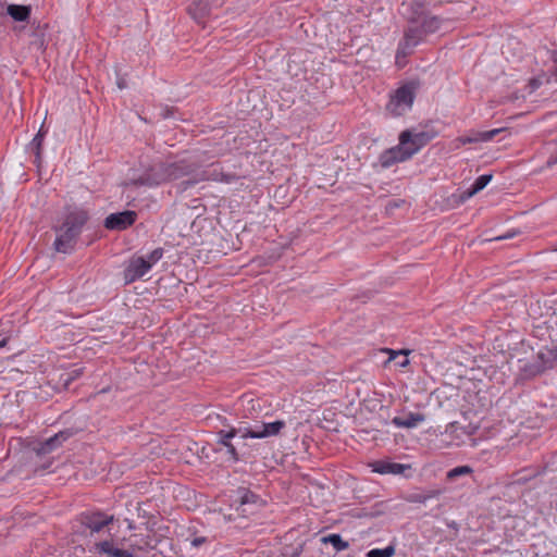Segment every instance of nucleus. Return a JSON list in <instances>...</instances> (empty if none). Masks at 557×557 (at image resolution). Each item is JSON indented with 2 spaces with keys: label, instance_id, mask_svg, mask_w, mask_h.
Listing matches in <instances>:
<instances>
[{
  "label": "nucleus",
  "instance_id": "obj_1",
  "mask_svg": "<svg viewBox=\"0 0 557 557\" xmlns=\"http://www.w3.org/2000/svg\"><path fill=\"white\" fill-rule=\"evenodd\" d=\"M403 7L405 8L403 16L407 25L397 46V62L410 55L417 46L425 41L430 35L440 32L449 21L433 13L436 3L431 0H410L408 3H403Z\"/></svg>",
  "mask_w": 557,
  "mask_h": 557
},
{
  "label": "nucleus",
  "instance_id": "obj_2",
  "mask_svg": "<svg viewBox=\"0 0 557 557\" xmlns=\"http://www.w3.org/2000/svg\"><path fill=\"white\" fill-rule=\"evenodd\" d=\"M89 220L90 213L87 209L79 206L67 207L62 222L53 227L57 233L53 243L54 250L64 255L74 252L78 238Z\"/></svg>",
  "mask_w": 557,
  "mask_h": 557
},
{
  "label": "nucleus",
  "instance_id": "obj_3",
  "mask_svg": "<svg viewBox=\"0 0 557 557\" xmlns=\"http://www.w3.org/2000/svg\"><path fill=\"white\" fill-rule=\"evenodd\" d=\"M421 84L418 79H411L400 85L386 104V110L393 116H401L411 110L413 101Z\"/></svg>",
  "mask_w": 557,
  "mask_h": 557
},
{
  "label": "nucleus",
  "instance_id": "obj_4",
  "mask_svg": "<svg viewBox=\"0 0 557 557\" xmlns=\"http://www.w3.org/2000/svg\"><path fill=\"white\" fill-rule=\"evenodd\" d=\"M166 166L165 161H158L145 166L143 173L137 176L129 178L125 182V186L140 187L146 186L149 188L158 187L166 184Z\"/></svg>",
  "mask_w": 557,
  "mask_h": 557
},
{
  "label": "nucleus",
  "instance_id": "obj_5",
  "mask_svg": "<svg viewBox=\"0 0 557 557\" xmlns=\"http://www.w3.org/2000/svg\"><path fill=\"white\" fill-rule=\"evenodd\" d=\"M234 504L238 515L248 518L259 512L267 505V502L259 494L240 486L236 490Z\"/></svg>",
  "mask_w": 557,
  "mask_h": 557
},
{
  "label": "nucleus",
  "instance_id": "obj_6",
  "mask_svg": "<svg viewBox=\"0 0 557 557\" xmlns=\"http://www.w3.org/2000/svg\"><path fill=\"white\" fill-rule=\"evenodd\" d=\"M78 521L88 531V534L92 536L106 530L110 531V525L113 524L115 518L106 511L95 509L82 512L78 516Z\"/></svg>",
  "mask_w": 557,
  "mask_h": 557
},
{
  "label": "nucleus",
  "instance_id": "obj_7",
  "mask_svg": "<svg viewBox=\"0 0 557 557\" xmlns=\"http://www.w3.org/2000/svg\"><path fill=\"white\" fill-rule=\"evenodd\" d=\"M238 180L235 173H225L219 163H212L209 169L197 170L194 178L183 181L184 188L195 186L196 184L205 181H213L225 184L234 183Z\"/></svg>",
  "mask_w": 557,
  "mask_h": 557
},
{
  "label": "nucleus",
  "instance_id": "obj_8",
  "mask_svg": "<svg viewBox=\"0 0 557 557\" xmlns=\"http://www.w3.org/2000/svg\"><path fill=\"white\" fill-rule=\"evenodd\" d=\"M398 140V145L384 150L380 154L379 162L383 169H388L396 163L408 161L413 157L412 151L409 150L408 135L399 134Z\"/></svg>",
  "mask_w": 557,
  "mask_h": 557
},
{
  "label": "nucleus",
  "instance_id": "obj_9",
  "mask_svg": "<svg viewBox=\"0 0 557 557\" xmlns=\"http://www.w3.org/2000/svg\"><path fill=\"white\" fill-rule=\"evenodd\" d=\"M165 166L168 183L184 177H188L187 180L194 178L199 169L198 162L193 159H180L172 162L165 161Z\"/></svg>",
  "mask_w": 557,
  "mask_h": 557
},
{
  "label": "nucleus",
  "instance_id": "obj_10",
  "mask_svg": "<svg viewBox=\"0 0 557 557\" xmlns=\"http://www.w3.org/2000/svg\"><path fill=\"white\" fill-rule=\"evenodd\" d=\"M555 361L549 350L546 354L541 351L535 360L527 362L521 367L520 376L522 380H531L552 369Z\"/></svg>",
  "mask_w": 557,
  "mask_h": 557
},
{
  "label": "nucleus",
  "instance_id": "obj_11",
  "mask_svg": "<svg viewBox=\"0 0 557 557\" xmlns=\"http://www.w3.org/2000/svg\"><path fill=\"white\" fill-rule=\"evenodd\" d=\"M136 220V211L125 210L109 214L103 221V226L109 231H124L131 227Z\"/></svg>",
  "mask_w": 557,
  "mask_h": 557
},
{
  "label": "nucleus",
  "instance_id": "obj_12",
  "mask_svg": "<svg viewBox=\"0 0 557 557\" xmlns=\"http://www.w3.org/2000/svg\"><path fill=\"white\" fill-rule=\"evenodd\" d=\"M285 428V422L276 420L273 422H262L260 425H256L253 429H245L244 438H267L280 434Z\"/></svg>",
  "mask_w": 557,
  "mask_h": 557
},
{
  "label": "nucleus",
  "instance_id": "obj_13",
  "mask_svg": "<svg viewBox=\"0 0 557 557\" xmlns=\"http://www.w3.org/2000/svg\"><path fill=\"white\" fill-rule=\"evenodd\" d=\"M91 552L106 557H136L133 550L119 547L113 540L96 542Z\"/></svg>",
  "mask_w": 557,
  "mask_h": 557
},
{
  "label": "nucleus",
  "instance_id": "obj_14",
  "mask_svg": "<svg viewBox=\"0 0 557 557\" xmlns=\"http://www.w3.org/2000/svg\"><path fill=\"white\" fill-rule=\"evenodd\" d=\"M150 264L145 262L144 257L132 258L123 271L125 284H131L141 278L150 271Z\"/></svg>",
  "mask_w": 557,
  "mask_h": 557
},
{
  "label": "nucleus",
  "instance_id": "obj_15",
  "mask_svg": "<svg viewBox=\"0 0 557 557\" xmlns=\"http://www.w3.org/2000/svg\"><path fill=\"white\" fill-rule=\"evenodd\" d=\"M400 134L408 135V139H409L408 146H409V150L412 151V156L418 153L436 135L432 131L413 132L411 129H405Z\"/></svg>",
  "mask_w": 557,
  "mask_h": 557
},
{
  "label": "nucleus",
  "instance_id": "obj_16",
  "mask_svg": "<svg viewBox=\"0 0 557 557\" xmlns=\"http://www.w3.org/2000/svg\"><path fill=\"white\" fill-rule=\"evenodd\" d=\"M372 471L379 474H394V475H405L406 471L411 470L410 465H404L398 462H393L389 460H376L372 465Z\"/></svg>",
  "mask_w": 557,
  "mask_h": 557
},
{
  "label": "nucleus",
  "instance_id": "obj_17",
  "mask_svg": "<svg viewBox=\"0 0 557 557\" xmlns=\"http://www.w3.org/2000/svg\"><path fill=\"white\" fill-rule=\"evenodd\" d=\"M506 131L505 127H502V128H494V129H491V131H484V132H476L470 136H461V137H458L455 141L458 143V145L456 146L457 148L460 146V145H467V144H474V143H487V141H491L493 140L498 134H500L502 132Z\"/></svg>",
  "mask_w": 557,
  "mask_h": 557
},
{
  "label": "nucleus",
  "instance_id": "obj_18",
  "mask_svg": "<svg viewBox=\"0 0 557 557\" xmlns=\"http://www.w3.org/2000/svg\"><path fill=\"white\" fill-rule=\"evenodd\" d=\"M211 11L209 0H196L188 7V13L198 23H203Z\"/></svg>",
  "mask_w": 557,
  "mask_h": 557
},
{
  "label": "nucleus",
  "instance_id": "obj_19",
  "mask_svg": "<svg viewBox=\"0 0 557 557\" xmlns=\"http://www.w3.org/2000/svg\"><path fill=\"white\" fill-rule=\"evenodd\" d=\"M425 420L421 412H409L405 417H394L392 423L397 428L412 429Z\"/></svg>",
  "mask_w": 557,
  "mask_h": 557
},
{
  "label": "nucleus",
  "instance_id": "obj_20",
  "mask_svg": "<svg viewBox=\"0 0 557 557\" xmlns=\"http://www.w3.org/2000/svg\"><path fill=\"white\" fill-rule=\"evenodd\" d=\"M30 5L12 3L7 7V14L16 22H27L30 17Z\"/></svg>",
  "mask_w": 557,
  "mask_h": 557
},
{
  "label": "nucleus",
  "instance_id": "obj_21",
  "mask_svg": "<svg viewBox=\"0 0 557 557\" xmlns=\"http://www.w3.org/2000/svg\"><path fill=\"white\" fill-rule=\"evenodd\" d=\"M76 433H77V430H75L73 428L64 429V430L58 432L57 434H54L53 436L47 438L46 445L48 447L51 446L52 450H55L57 448L62 446V444L64 442L70 440L72 436H74Z\"/></svg>",
  "mask_w": 557,
  "mask_h": 557
},
{
  "label": "nucleus",
  "instance_id": "obj_22",
  "mask_svg": "<svg viewBox=\"0 0 557 557\" xmlns=\"http://www.w3.org/2000/svg\"><path fill=\"white\" fill-rule=\"evenodd\" d=\"M321 543L331 544L336 553L346 550L349 543L341 536V534L332 533L321 537Z\"/></svg>",
  "mask_w": 557,
  "mask_h": 557
},
{
  "label": "nucleus",
  "instance_id": "obj_23",
  "mask_svg": "<svg viewBox=\"0 0 557 557\" xmlns=\"http://www.w3.org/2000/svg\"><path fill=\"white\" fill-rule=\"evenodd\" d=\"M472 474H473V468L472 467H470L468 465L458 466V467H455V468L450 469L449 471H447V473H446V481L447 482H455L458 479L466 478V476H471Z\"/></svg>",
  "mask_w": 557,
  "mask_h": 557
},
{
  "label": "nucleus",
  "instance_id": "obj_24",
  "mask_svg": "<svg viewBox=\"0 0 557 557\" xmlns=\"http://www.w3.org/2000/svg\"><path fill=\"white\" fill-rule=\"evenodd\" d=\"M441 491L430 490L425 493H413L406 497L409 503L425 504L426 500L440 496Z\"/></svg>",
  "mask_w": 557,
  "mask_h": 557
},
{
  "label": "nucleus",
  "instance_id": "obj_25",
  "mask_svg": "<svg viewBox=\"0 0 557 557\" xmlns=\"http://www.w3.org/2000/svg\"><path fill=\"white\" fill-rule=\"evenodd\" d=\"M45 135H46V132H44L42 127H41L29 144V150L32 153L35 154L36 161L40 160L41 148H42Z\"/></svg>",
  "mask_w": 557,
  "mask_h": 557
},
{
  "label": "nucleus",
  "instance_id": "obj_26",
  "mask_svg": "<svg viewBox=\"0 0 557 557\" xmlns=\"http://www.w3.org/2000/svg\"><path fill=\"white\" fill-rule=\"evenodd\" d=\"M492 177V174H482L479 177H476L471 187L469 188V196H473L474 194L484 189L486 185L491 182Z\"/></svg>",
  "mask_w": 557,
  "mask_h": 557
},
{
  "label": "nucleus",
  "instance_id": "obj_27",
  "mask_svg": "<svg viewBox=\"0 0 557 557\" xmlns=\"http://www.w3.org/2000/svg\"><path fill=\"white\" fill-rule=\"evenodd\" d=\"M552 83V76H549L548 73L545 71H542L536 76L532 77L529 82V86L532 90L539 89L543 84H550Z\"/></svg>",
  "mask_w": 557,
  "mask_h": 557
},
{
  "label": "nucleus",
  "instance_id": "obj_28",
  "mask_svg": "<svg viewBox=\"0 0 557 557\" xmlns=\"http://www.w3.org/2000/svg\"><path fill=\"white\" fill-rule=\"evenodd\" d=\"M82 374H83V369L76 368L71 371L62 373L60 376V381L62 382V384L65 388H69L71 383L73 381L77 380L78 377H81Z\"/></svg>",
  "mask_w": 557,
  "mask_h": 557
},
{
  "label": "nucleus",
  "instance_id": "obj_29",
  "mask_svg": "<svg viewBox=\"0 0 557 557\" xmlns=\"http://www.w3.org/2000/svg\"><path fill=\"white\" fill-rule=\"evenodd\" d=\"M547 55L552 65L545 72L552 76V83L557 84V50H547Z\"/></svg>",
  "mask_w": 557,
  "mask_h": 557
},
{
  "label": "nucleus",
  "instance_id": "obj_30",
  "mask_svg": "<svg viewBox=\"0 0 557 557\" xmlns=\"http://www.w3.org/2000/svg\"><path fill=\"white\" fill-rule=\"evenodd\" d=\"M389 360L395 361V364L399 368H405L409 364L408 352L404 350L392 351Z\"/></svg>",
  "mask_w": 557,
  "mask_h": 557
},
{
  "label": "nucleus",
  "instance_id": "obj_31",
  "mask_svg": "<svg viewBox=\"0 0 557 557\" xmlns=\"http://www.w3.org/2000/svg\"><path fill=\"white\" fill-rule=\"evenodd\" d=\"M238 433H240V430H236V428H230L228 430H221L218 432L219 443L221 445L225 446V444L227 442H231V440L234 438L235 436H237Z\"/></svg>",
  "mask_w": 557,
  "mask_h": 557
},
{
  "label": "nucleus",
  "instance_id": "obj_32",
  "mask_svg": "<svg viewBox=\"0 0 557 557\" xmlns=\"http://www.w3.org/2000/svg\"><path fill=\"white\" fill-rule=\"evenodd\" d=\"M395 554V548L392 545L386 546L385 548H373L367 553V557H393Z\"/></svg>",
  "mask_w": 557,
  "mask_h": 557
},
{
  "label": "nucleus",
  "instance_id": "obj_33",
  "mask_svg": "<svg viewBox=\"0 0 557 557\" xmlns=\"http://www.w3.org/2000/svg\"><path fill=\"white\" fill-rule=\"evenodd\" d=\"M163 255H164V249L161 247H158V248L153 249L147 256V258H145V262H148V264H150V269H151L159 260L162 259Z\"/></svg>",
  "mask_w": 557,
  "mask_h": 557
},
{
  "label": "nucleus",
  "instance_id": "obj_34",
  "mask_svg": "<svg viewBox=\"0 0 557 557\" xmlns=\"http://www.w3.org/2000/svg\"><path fill=\"white\" fill-rule=\"evenodd\" d=\"M34 451L36 453L37 456H45L47 454L52 453L53 450H52L51 446L48 447L46 445V441H44V442L38 443L34 447Z\"/></svg>",
  "mask_w": 557,
  "mask_h": 557
},
{
  "label": "nucleus",
  "instance_id": "obj_35",
  "mask_svg": "<svg viewBox=\"0 0 557 557\" xmlns=\"http://www.w3.org/2000/svg\"><path fill=\"white\" fill-rule=\"evenodd\" d=\"M224 447L226 448V453L230 455L231 459L234 462H237L239 460V455L237 453L236 447L232 444V442H227Z\"/></svg>",
  "mask_w": 557,
  "mask_h": 557
},
{
  "label": "nucleus",
  "instance_id": "obj_36",
  "mask_svg": "<svg viewBox=\"0 0 557 557\" xmlns=\"http://www.w3.org/2000/svg\"><path fill=\"white\" fill-rule=\"evenodd\" d=\"M208 537L206 536H197V535H194L191 539H190V544L193 547H200L201 545H203L205 543H208Z\"/></svg>",
  "mask_w": 557,
  "mask_h": 557
},
{
  "label": "nucleus",
  "instance_id": "obj_37",
  "mask_svg": "<svg viewBox=\"0 0 557 557\" xmlns=\"http://www.w3.org/2000/svg\"><path fill=\"white\" fill-rule=\"evenodd\" d=\"M446 525L447 528L454 530L456 533L459 531V524L454 520L446 521Z\"/></svg>",
  "mask_w": 557,
  "mask_h": 557
},
{
  "label": "nucleus",
  "instance_id": "obj_38",
  "mask_svg": "<svg viewBox=\"0 0 557 557\" xmlns=\"http://www.w3.org/2000/svg\"><path fill=\"white\" fill-rule=\"evenodd\" d=\"M555 164H557V154L556 156H550L547 161H546V166L547 168H552L554 166Z\"/></svg>",
  "mask_w": 557,
  "mask_h": 557
},
{
  "label": "nucleus",
  "instance_id": "obj_39",
  "mask_svg": "<svg viewBox=\"0 0 557 557\" xmlns=\"http://www.w3.org/2000/svg\"><path fill=\"white\" fill-rule=\"evenodd\" d=\"M117 87H119L120 89H124V88H126V87H127L126 82H125V79H124V78H119V79H117Z\"/></svg>",
  "mask_w": 557,
  "mask_h": 557
},
{
  "label": "nucleus",
  "instance_id": "obj_40",
  "mask_svg": "<svg viewBox=\"0 0 557 557\" xmlns=\"http://www.w3.org/2000/svg\"><path fill=\"white\" fill-rule=\"evenodd\" d=\"M8 343V337H3L1 334H0V348L4 347Z\"/></svg>",
  "mask_w": 557,
  "mask_h": 557
},
{
  "label": "nucleus",
  "instance_id": "obj_41",
  "mask_svg": "<svg viewBox=\"0 0 557 557\" xmlns=\"http://www.w3.org/2000/svg\"><path fill=\"white\" fill-rule=\"evenodd\" d=\"M549 351H550V355H553V358H555V360H557V345L553 349H549Z\"/></svg>",
  "mask_w": 557,
  "mask_h": 557
},
{
  "label": "nucleus",
  "instance_id": "obj_42",
  "mask_svg": "<svg viewBox=\"0 0 557 557\" xmlns=\"http://www.w3.org/2000/svg\"><path fill=\"white\" fill-rule=\"evenodd\" d=\"M245 429L246 428H238L237 429V430H240V433H238L237 435H239L242 438H244L243 435L245 434Z\"/></svg>",
  "mask_w": 557,
  "mask_h": 557
},
{
  "label": "nucleus",
  "instance_id": "obj_43",
  "mask_svg": "<svg viewBox=\"0 0 557 557\" xmlns=\"http://www.w3.org/2000/svg\"><path fill=\"white\" fill-rule=\"evenodd\" d=\"M300 553H301V549L296 550V552L292 555V557H298V556L300 555Z\"/></svg>",
  "mask_w": 557,
  "mask_h": 557
},
{
  "label": "nucleus",
  "instance_id": "obj_44",
  "mask_svg": "<svg viewBox=\"0 0 557 557\" xmlns=\"http://www.w3.org/2000/svg\"><path fill=\"white\" fill-rule=\"evenodd\" d=\"M51 462H49L48 465H45L42 466V469H48L50 467Z\"/></svg>",
  "mask_w": 557,
  "mask_h": 557
},
{
  "label": "nucleus",
  "instance_id": "obj_45",
  "mask_svg": "<svg viewBox=\"0 0 557 557\" xmlns=\"http://www.w3.org/2000/svg\"><path fill=\"white\" fill-rule=\"evenodd\" d=\"M509 237H510L509 235H505V236L498 237L497 239L509 238Z\"/></svg>",
  "mask_w": 557,
  "mask_h": 557
},
{
  "label": "nucleus",
  "instance_id": "obj_46",
  "mask_svg": "<svg viewBox=\"0 0 557 557\" xmlns=\"http://www.w3.org/2000/svg\"><path fill=\"white\" fill-rule=\"evenodd\" d=\"M556 250H557V248H556Z\"/></svg>",
  "mask_w": 557,
  "mask_h": 557
}]
</instances>
